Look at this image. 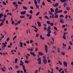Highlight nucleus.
Returning a JSON list of instances; mask_svg holds the SVG:
<instances>
[{
    "instance_id": "6e6d98bb",
    "label": "nucleus",
    "mask_w": 73,
    "mask_h": 73,
    "mask_svg": "<svg viewBox=\"0 0 73 73\" xmlns=\"http://www.w3.org/2000/svg\"><path fill=\"white\" fill-rule=\"evenodd\" d=\"M21 21V20H20L19 21H18V24H20V22Z\"/></svg>"
},
{
    "instance_id": "4d7b16f0",
    "label": "nucleus",
    "mask_w": 73,
    "mask_h": 73,
    "mask_svg": "<svg viewBox=\"0 0 73 73\" xmlns=\"http://www.w3.org/2000/svg\"><path fill=\"white\" fill-rule=\"evenodd\" d=\"M54 29H55V30H56V31L57 30V28L56 27H54Z\"/></svg>"
},
{
    "instance_id": "bf43d9fd",
    "label": "nucleus",
    "mask_w": 73,
    "mask_h": 73,
    "mask_svg": "<svg viewBox=\"0 0 73 73\" xmlns=\"http://www.w3.org/2000/svg\"><path fill=\"white\" fill-rule=\"evenodd\" d=\"M62 28H65V25H63L62 26Z\"/></svg>"
},
{
    "instance_id": "f8f14e48",
    "label": "nucleus",
    "mask_w": 73,
    "mask_h": 73,
    "mask_svg": "<svg viewBox=\"0 0 73 73\" xmlns=\"http://www.w3.org/2000/svg\"><path fill=\"white\" fill-rule=\"evenodd\" d=\"M4 21H3V22H1V23L0 24V27H1V26H2V25H3V24H4Z\"/></svg>"
},
{
    "instance_id": "5701e85b",
    "label": "nucleus",
    "mask_w": 73,
    "mask_h": 73,
    "mask_svg": "<svg viewBox=\"0 0 73 73\" xmlns=\"http://www.w3.org/2000/svg\"><path fill=\"white\" fill-rule=\"evenodd\" d=\"M36 5V8H38V9H39V6H38L37 5V4H36V5Z\"/></svg>"
},
{
    "instance_id": "37998d69",
    "label": "nucleus",
    "mask_w": 73,
    "mask_h": 73,
    "mask_svg": "<svg viewBox=\"0 0 73 73\" xmlns=\"http://www.w3.org/2000/svg\"><path fill=\"white\" fill-rule=\"evenodd\" d=\"M16 37H17V36H15L13 38V40H14L15 38H16Z\"/></svg>"
},
{
    "instance_id": "e433bc0d",
    "label": "nucleus",
    "mask_w": 73,
    "mask_h": 73,
    "mask_svg": "<svg viewBox=\"0 0 73 73\" xmlns=\"http://www.w3.org/2000/svg\"><path fill=\"white\" fill-rule=\"evenodd\" d=\"M58 49L57 50L58 52V53H60V50L59 49V48H58Z\"/></svg>"
},
{
    "instance_id": "de8ad7c7",
    "label": "nucleus",
    "mask_w": 73,
    "mask_h": 73,
    "mask_svg": "<svg viewBox=\"0 0 73 73\" xmlns=\"http://www.w3.org/2000/svg\"><path fill=\"white\" fill-rule=\"evenodd\" d=\"M39 14H40V12H37L36 14V15L38 16Z\"/></svg>"
},
{
    "instance_id": "79ce46f5",
    "label": "nucleus",
    "mask_w": 73,
    "mask_h": 73,
    "mask_svg": "<svg viewBox=\"0 0 73 73\" xmlns=\"http://www.w3.org/2000/svg\"><path fill=\"white\" fill-rule=\"evenodd\" d=\"M17 58H16L15 60V63H17Z\"/></svg>"
},
{
    "instance_id": "7c9ffc66",
    "label": "nucleus",
    "mask_w": 73,
    "mask_h": 73,
    "mask_svg": "<svg viewBox=\"0 0 73 73\" xmlns=\"http://www.w3.org/2000/svg\"><path fill=\"white\" fill-rule=\"evenodd\" d=\"M47 1H48V2H49V3H52V2L50 0H47Z\"/></svg>"
},
{
    "instance_id": "3c124183",
    "label": "nucleus",
    "mask_w": 73,
    "mask_h": 73,
    "mask_svg": "<svg viewBox=\"0 0 73 73\" xmlns=\"http://www.w3.org/2000/svg\"><path fill=\"white\" fill-rule=\"evenodd\" d=\"M51 33V30H49V31L48 32V34H50Z\"/></svg>"
},
{
    "instance_id": "9d476101",
    "label": "nucleus",
    "mask_w": 73,
    "mask_h": 73,
    "mask_svg": "<svg viewBox=\"0 0 73 73\" xmlns=\"http://www.w3.org/2000/svg\"><path fill=\"white\" fill-rule=\"evenodd\" d=\"M3 16V13H1L0 14V19H1V17H2Z\"/></svg>"
},
{
    "instance_id": "b1692460",
    "label": "nucleus",
    "mask_w": 73,
    "mask_h": 73,
    "mask_svg": "<svg viewBox=\"0 0 73 73\" xmlns=\"http://www.w3.org/2000/svg\"><path fill=\"white\" fill-rule=\"evenodd\" d=\"M25 63H26V64H29V62H28V61L27 60H25Z\"/></svg>"
},
{
    "instance_id": "58836bf2",
    "label": "nucleus",
    "mask_w": 73,
    "mask_h": 73,
    "mask_svg": "<svg viewBox=\"0 0 73 73\" xmlns=\"http://www.w3.org/2000/svg\"><path fill=\"white\" fill-rule=\"evenodd\" d=\"M63 45L64 47H65V46H66V44H64V43H63Z\"/></svg>"
},
{
    "instance_id": "6ab92c4d",
    "label": "nucleus",
    "mask_w": 73,
    "mask_h": 73,
    "mask_svg": "<svg viewBox=\"0 0 73 73\" xmlns=\"http://www.w3.org/2000/svg\"><path fill=\"white\" fill-rule=\"evenodd\" d=\"M20 18H21V19H23V18H25V16H23V15L20 16Z\"/></svg>"
},
{
    "instance_id": "7ed1b4c3",
    "label": "nucleus",
    "mask_w": 73,
    "mask_h": 73,
    "mask_svg": "<svg viewBox=\"0 0 73 73\" xmlns=\"http://www.w3.org/2000/svg\"><path fill=\"white\" fill-rule=\"evenodd\" d=\"M58 11V8L56 7L55 10V12L56 13H57V12Z\"/></svg>"
},
{
    "instance_id": "a211bd4d",
    "label": "nucleus",
    "mask_w": 73,
    "mask_h": 73,
    "mask_svg": "<svg viewBox=\"0 0 73 73\" xmlns=\"http://www.w3.org/2000/svg\"><path fill=\"white\" fill-rule=\"evenodd\" d=\"M66 9L67 11H69V9H70V7H67L66 8Z\"/></svg>"
},
{
    "instance_id": "bb28decb",
    "label": "nucleus",
    "mask_w": 73,
    "mask_h": 73,
    "mask_svg": "<svg viewBox=\"0 0 73 73\" xmlns=\"http://www.w3.org/2000/svg\"><path fill=\"white\" fill-rule=\"evenodd\" d=\"M29 12L31 13V14H32L33 13V11H32V10H31Z\"/></svg>"
},
{
    "instance_id": "9b49d317",
    "label": "nucleus",
    "mask_w": 73,
    "mask_h": 73,
    "mask_svg": "<svg viewBox=\"0 0 73 73\" xmlns=\"http://www.w3.org/2000/svg\"><path fill=\"white\" fill-rule=\"evenodd\" d=\"M61 12H62V10H59L57 12V13H61Z\"/></svg>"
},
{
    "instance_id": "c85d7f7f",
    "label": "nucleus",
    "mask_w": 73,
    "mask_h": 73,
    "mask_svg": "<svg viewBox=\"0 0 73 73\" xmlns=\"http://www.w3.org/2000/svg\"><path fill=\"white\" fill-rule=\"evenodd\" d=\"M47 37H50V34L48 33L47 34Z\"/></svg>"
},
{
    "instance_id": "f704fd0d",
    "label": "nucleus",
    "mask_w": 73,
    "mask_h": 73,
    "mask_svg": "<svg viewBox=\"0 0 73 73\" xmlns=\"http://www.w3.org/2000/svg\"><path fill=\"white\" fill-rule=\"evenodd\" d=\"M37 61H41V58H39L38 59H37Z\"/></svg>"
},
{
    "instance_id": "423d86ee",
    "label": "nucleus",
    "mask_w": 73,
    "mask_h": 73,
    "mask_svg": "<svg viewBox=\"0 0 73 73\" xmlns=\"http://www.w3.org/2000/svg\"><path fill=\"white\" fill-rule=\"evenodd\" d=\"M63 65L66 67H67V66L68 65H67V63H66V62H64Z\"/></svg>"
},
{
    "instance_id": "c756f323",
    "label": "nucleus",
    "mask_w": 73,
    "mask_h": 73,
    "mask_svg": "<svg viewBox=\"0 0 73 73\" xmlns=\"http://www.w3.org/2000/svg\"><path fill=\"white\" fill-rule=\"evenodd\" d=\"M23 9H27V7H25L24 6L23 7Z\"/></svg>"
},
{
    "instance_id": "412c9836",
    "label": "nucleus",
    "mask_w": 73,
    "mask_h": 73,
    "mask_svg": "<svg viewBox=\"0 0 73 73\" xmlns=\"http://www.w3.org/2000/svg\"><path fill=\"white\" fill-rule=\"evenodd\" d=\"M59 64L60 65H62V62L60 61L59 60L58 62Z\"/></svg>"
},
{
    "instance_id": "473e14b6",
    "label": "nucleus",
    "mask_w": 73,
    "mask_h": 73,
    "mask_svg": "<svg viewBox=\"0 0 73 73\" xmlns=\"http://www.w3.org/2000/svg\"><path fill=\"white\" fill-rule=\"evenodd\" d=\"M61 54H62V55H63V56H64V55H65V53H64V52H61Z\"/></svg>"
},
{
    "instance_id": "0e129e2a",
    "label": "nucleus",
    "mask_w": 73,
    "mask_h": 73,
    "mask_svg": "<svg viewBox=\"0 0 73 73\" xmlns=\"http://www.w3.org/2000/svg\"><path fill=\"white\" fill-rule=\"evenodd\" d=\"M68 15H66L65 17V19H68Z\"/></svg>"
},
{
    "instance_id": "4be33fe9",
    "label": "nucleus",
    "mask_w": 73,
    "mask_h": 73,
    "mask_svg": "<svg viewBox=\"0 0 73 73\" xmlns=\"http://www.w3.org/2000/svg\"><path fill=\"white\" fill-rule=\"evenodd\" d=\"M2 44H3V45L4 47H6V46H7V45L6 44H5V43H2Z\"/></svg>"
},
{
    "instance_id": "f3484780",
    "label": "nucleus",
    "mask_w": 73,
    "mask_h": 73,
    "mask_svg": "<svg viewBox=\"0 0 73 73\" xmlns=\"http://www.w3.org/2000/svg\"><path fill=\"white\" fill-rule=\"evenodd\" d=\"M58 3H56L54 5L55 7H57L58 6Z\"/></svg>"
},
{
    "instance_id": "c03bdc74",
    "label": "nucleus",
    "mask_w": 73,
    "mask_h": 73,
    "mask_svg": "<svg viewBox=\"0 0 73 73\" xmlns=\"http://www.w3.org/2000/svg\"><path fill=\"white\" fill-rule=\"evenodd\" d=\"M50 25H51V26H53V25H54V23H50Z\"/></svg>"
},
{
    "instance_id": "774afa93",
    "label": "nucleus",
    "mask_w": 73,
    "mask_h": 73,
    "mask_svg": "<svg viewBox=\"0 0 73 73\" xmlns=\"http://www.w3.org/2000/svg\"><path fill=\"white\" fill-rule=\"evenodd\" d=\"M14 23H15V22L14 21H12V24H13H13H14Z\"/></svg>"
},
{
    "instance_id": "72a5a7b5",
    "label": "nucleus",
    "mask_w": 73,
    "mask_h": 73,
    "mask_svg": "<svg viewBox=\"0 0 73 73\" xmlns=\"http://www.w3.org/2000/svg\"><path fill=\"white\" fill-rule=\"evenodd\" d=\"M3 4H4V5H7V4H6V3H5V2L3 1Z\"/></svg>"
},
{
    "instance_id": "8fccbe9b",
    "label": "nucleus",
    "mask_w": 73,
    "mask_h": 73,
    "mask_svg": "<svg viewBox=\"0 0 73 73\" xmlns=\"http://www.w3.org/2000/svg\"><path fill=\"white\" fill-rule=\"evenodd\" d=\"M67 12H68L66 11H64V13H65V14H66V13H67Z\"/></svg>"
},
{
    "instance_id": "0eeeda50",
    "label": "nucleus",
    "mask_w": 73,
    "mask_h": 73,
    "mask_svg": "<svg viewBox=\"0 0 73 73\" xmlns=\"http://www.w3.org/2000/svg\"><path fill=\"white\" fill-rule=\"evenodd\" d=\"M37 24H38V27H41V23L40 22H37Z\"/></svg>"
},
{
    "instance_id": "4c0bfd02",
    "label": "nucleus",
    "mask_w": 73,
    "mask_h": 73,
    "mask_svg": "<svg viewBox=\"0 0 73 73\" xmlns=\"http://www.w3.org/2000/svg\"><path fill=\"white\" fill-rule=\"evenodd\" d=\"M35 2H34V3L35 4V5H36V4H37V1H34Z\"/></svg>"
},
{
    "instance_id": "2f4dec72",
    "label": "nucleus",
    "mask_w": 73,
    "mask_h": 73,
    "mask_svg": "<svg viewBox=\"0 0 73 73\" xmlns=\"http://www.w3.org/2000/svg\"><path fill=\"white\" fill-rule=\"evenodd\" d=\"M64 71L65 72H66V73H68V72H67V69L66 68H65L64 69Z\"/></svg>"
},
{
    "instance_id": "5fc2aeb1",
    "label": "nucleus",
    "mask_w": 73,
    "mask_h": 73,
    "mask_svg": "<svg viewBox=\"0 0 73 73\" xmlns=\"http://www.w3.org/2000/svg\"><path fill=\"white\" fill-rule=\"evenodd\" d=\"M35 45H36V46H38V43H37V42H36L35 43Z\"/></svg>"
},
{
    "instance_id": "cd10ccee",
    "label": "nucleus",
    "mask_w": 73,
    "mask_h": 73,
    "mask_svg": "<svg viewBox=\"0 0 73 73\" xmlns=\"http://www.w3.org/2000/svg\"><path fill=\"white\" fill-rule=\"evenodd\" d=\"M39 36V34H38V33H37L36 35V37H38Z\"/></svg>"
},
{
    "instance_id": "aec40b11",
    "label": "nucleus",
    "mask_w": 73,
    "mask_h": 73,
    "mask_svg": "<svg viewBox=\"0 0 73 73\" xmlns=\"http://www.w3.org/2000/svg\"><path fill=\"white\" fill-rule=\"evenodd\" d=\"M46 23L48 24H50V22L49 21H47Z\"/></svg>"
},
{
    "instance_id": "c9c22d12",
    "label": "nucleus",
    "mask_w": 73,
    "mask_h": 73,
    "mask_svg": "<svg viewBox=\"0 0 73 73\" xmlns=\"http://www.w3.org/2000/svg\"><path fill=\"white\" fill-rule=\"evenodd\" d=\"M18 4H22V3L21 2H20L19 1H18Z\"/></svg>"
},
{
    "instance_id": "680f3d73",
    "label": "nucleus",
    "mask_w": 73,
    "mask_h": 73,
    "mask_svg": "<svg viewBox=\"0 0 73 73\" xmlns=\"http://www.w3.org/2000/svg\"><path fill=\"white\" fill-rule=\"evenodd\" d=\"M30 8L31 9H33V7L32 6H30Z\"/></svg>"
},
{
    "instance_id": "e2e57ef3",
    "label": "nucleus",
    "mask_w": 73,
    "mask_h": 73,
    "mask_svg": "<svg viewBox=\"0 0 73 73\" xmlns=\"http://www.w3.org/2000/svg\"><path fill=\"white\" fill-rule=\"evenodd\" d=\"M47 62L48 63H50V59L48 60Z\"/></svg>"
},
{
    "instance_id": "f03ea898",
    "label": "nucleus",
    "mask_w": 73,
    "mask_h": 73,
    "mask_svg": "<svg viewBox=\"0 0 73 73\" xmlns=\"http://www.w3.org/2000/svg\"><path fill=\"white\" fill-rule=\"evenodd\" d=\"M43 61L44 64H47V60H46V59H43Z\"/></svg>"
},
{
    "instance_id": "13d9d810",
    "label": "nucleus",
    "mask_w": 73,
    "mask_h": 73,
    "mask_svg": "<svg viewBox=\"0 0 73 73\" xmlns=\"http://www.w3.org/2000/svg\"><path fill=\"white\" fill-rule=\"evenodd\" d=\"M13 4L14 5H16V4L17 3H16V2H13Z\"/></svg>"
},
{
    "instance_id": "864d4df0",
    "label": "nucleus",
    "mask_w": 73,
    "mask_h": 73,
    "mask_svg": "<svg viewBox=\"0 0 73 73\" xmlns=\"http://www.w3.org/2000/svg\"><path fill=\"white\" fill-rule=\"evenodd\" d=\"M63 38L64 40H65V39H66V36H63Z\"/></svg>"
},
{
    "instance_id": "a19ab883",
    "label": "nucleus",
    "mask_w": 73,
    "mask_h": 73,
    "mask_svg": "<svg viewBox=\"0 0 73 73\" xmlns=\"http://www.w3.org/2000/svg\"><path fill=\"white\" fill-rule=\"evenodd\" d=\"M60 17H64V15H60Z\"/></svg>"
},
{
    "instance_id": "49530a36",
    "label": "nucleus",
    "mask_w": 73,
    "mask_h": 73,
    "mask_svg": "<svg viewBox=\"0 0 73 73\" xmlns=\"http://www.w3.org/2000/svg\"><path fill=\"white\" fill-rule=\"evenodd\" d=\"M38 64H41V61L40 60V61H39L38 62Z\"/></svg>"
},
{
    "instance_id": "1a4fd4ad",
    "label": "nucleus",
    "mask_w": 73,
    "mask_h": 73,
    "mask_svg": "<svg viewBox=\"0 0 73 73\" xmlns=\"http://www.w3.org/2000/svg\"><path fill=\"white\" fill-rule=\"evenodd\" d=\"M50 26H49L47 29V31H50Z\"/></svg>"
},
{
    "instance_id": "ddd939ff",
    "label": "nucleus",
    "mask_w": 73,
    "mask_h": 73,
    "mask_svg": "<svg viewBox=\"0 0 73 73\" xmlns=\"http://www.w3.org/2000/svg\"><path fill=\"white\" fill-rule=\"evenodd\" d=\"M67 3L66 2H64V3L63 5V6L64 7H65V6L67 5Z\"/></svg>"
},
{
    "instance_id": "dca6fc26",
    "label": "nucleus",
    "mask_w": 73,
    "mask_h": 73,
    "mask_svg": "<svg viewBox=\"0 0 73 73\" xmlns=\"http://www.w3.org/2000/svg\"><path fill=\"white\" fill-rule=\"evenodd\" d=\"M44 17H45V19H46L49 20V18H48V16L46 15V16H44Z\"/></svg>"
},
{
    "instance_id": "393cba45",
    "label": "nucleus",
    "mask_w": 73,
    "mask_h": 73,
    "mask_svg": "<svg viewBox=\"0 0 73 73\" xmlns=\"http://www.w3.org/2000/svg\"><path fill=\"white\" fill-rule=\"evenodd\" d=\"M58 17V15H56L54 16V18L57 19Z\"/></svg>"
},
{
    "instance_id": "338daca9",
    "label": "nucleus",
    "mask_w": 73,
    "mask_h": 73,
    "mask_svg": "<svg viewBox=\"0 0 73 73\" xmlns=\"http://www.w3.org/2000/svg\"><path fill=\"white\" fill-rule=\"evenodd\" d=\"M1 70L3 72H5V70L3 68H1Z\"/></svg>"
},
{
    "instance_id": "4468645a",
    "label": "nucleus",
    "mask_w": 73,
    "mask_h": 73,
    "mask_svg": "<svg viewBox=\"0 0 73 73\" xmlns=\"http://www.w3.org/2000/svg\"><path fill=\"white\" fill-rule=\"evenodd\" d=\"M50 10L51 12H53L54 11V10L52 8H50Z\"/></svg>"
},
{
    "instance_id": "6e6552de",
    "label": "nucleus",
    "mask_w": 73,
    "mask_h": 73,
    "mask_svg": "<svg viewBox=\"0 0 73 73\" xmlns=\"http://www.w3.org/2000/svg\"><path fill=\"white\" fill-rule=\"evenodd\" d=\"M60 23H64V22L63 21V19H61L60 20Z\"/></svg>"
},
{
    "instance_id": "2eb2a0df",
    "label": "nucleus",
    "mask_w": 73,
    "mask_h": 73,
    "mask_svg": "<svg viewBox=\"0 0 73 73\" xmlns=\"http://www.w3.org/2000/svg\"><path fill=\"white\" fill-rule=\"evenodd\" d=\"M40 38L41 39H42V40H44V38L42 36V35H40Z\"/></svg>"
},
{
    "instance_id": "39448f33",
    "label": "nucleus",
    "mask_w": 73,
    "mask_h": 73,
    "mask_svg": "<svg viewBox=\"0 0 73 73\" xmlns=\"http://www.w3.org/2000/svg\"><path fill=\"white\" fill-rule=\"evenodd\" d=\"M38 53L39 55L41 56H43V54H43L42 53L40 52H38Z\"/></svg>"
},
{
    "instance_id": "f257e3e1",
    "label": "nucleus",
    "mask_w": 73,
    "mask_h": 73,
    "mask_svg": "<svg viewBox=\"0 0 73 73\" xmlns=\"http://www.w3.org/2000/svg\"><path fill=\"white\" fill-rule=\"evenodd\" d=\"M44 50L46 53H47V52H48V46H47V45H45Z\"/></svg>"
},
{
    "instance_id": "603ef678",
    "label": "nucleus",
    "mask_w": 73,
    "mask_h": 73,
    "mask_svg": "<svg viewBox=\"0 0 73 73\" xmlns=\"http://www.w3.org/2000/svg\"><path fill=\"white\" fill-rule=\"evenodd\" d=\"M32 15H31L29 17V20H31V19H32Z\"/></svg>"
},
{
    "instance_id": "69168bd1",
    "label": "nucleus",
    "mask_w": 73,
    "mask_h": 73,
    "mask_svg": "<svg viewBox=\"0 0 73 73\" xmlns=\"http://www.w3.org/2000/svg\"><path fill=\"white\" fill-rule=\"evenodd\" d=\"M24 70V73H26V72H27V70H26V69H24L23 70Z\"/></svg>"
},
{
    "instance_id": "ea45409f",
    "label": "nucleus",
    "mask_w": 73,
    "mask_h": 73,
    "mask_svg": "<svg viewBox=\"0 0 73 73\" xmlns=\"http://www.w3.org/2000/svg\"><path fill=\"white\" fill-rule=\"evenodd\" d=\"M60 1L62 3H64V0H60Z\"/></svg>"
},
{
    "instance_id": "a18cd8bd",
    "label": "nucleus",
    "mask_w": 73,
    "mask_h": 73,
    "mask_svg": "<svg viewBox=\"0 0 73 73\" xmlns=\"http://www.w3.org/2000/svg\"><path fill=\"white\" fill-rule=\"evenodd\" d=\"M22 66L23 68V69H25V66L24 65Z\"/></svg>"
},
{
    "instance_id": "20e7f679",
    "label": "nucleus",
    "mask_w": 73,
    "mask_h": 73,
    "mask_svg": "<svg viewBox=\"0 0 73 73\" xmlns=\"http://www.w3.org/2000/svg\"><path fill=\"white\" fill-rule=\"evenodd\" d=\"M26 13V11H25L21 12V15H25Z\"/></svg>"
},
{
    "instance_id": "052dcab7",
    "label": "nucleus",
    "mask_w": 73,
    "mask_h": 73,
    "mask_svg": "<svg viewBox=\"0 0 73 73\" xmlns=\"http://www.w3.org/2000/svg\"><path fill=\"white\" fill-rule=\"evenodd\" d=\"M37 1L38 4H40V0H37Z\"/></svg>"
},
{
    "instance_id": "a878e982",
    "label": "nucleus",
    "mask_w": 73,
    "mask_h": 73,
    "mask_svg": "<svg viewBox=\"0 0 73 73\" xmlns=\"http://www.w3.org/2000/svg\"><path fill=\"white\" fill-rule=\"evenodd\" d=\"M48 13L49 15H52V12H50V11H48Z\"/></svg>"
},
{
    "instance_id": "09e8293b",
    "label": "nucleus",
    "mask_w": 73,
    "mask_h": 73,
    "mask_svg": "<svg viewBox=\"0 0 73 73\" xmlns=\"http://www.w3.org/2000/svg\"><path fill=\"white\" fill-rule=\"evenodd\" d=\"M42 4L43 5H45V2H44V1H43L42 2Z\"/></svg>"
}]
</instances>
